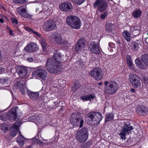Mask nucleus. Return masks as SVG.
Listing matches in <instances>:
<instances>
[{
    "label": "nucleus",
    "mask_w": 148,
    "mask_h": 148,
    "mask_svg": "<svg viewBox=\"0 0 148 148\" xmlns=\"http://www.w3.org/2000/svg\"><path fill=\"white\" fill-rule=\"evenodd\" d=\"M35 123H38L41 122V119L40 118L39 116H37L36 117V118H35Z\"/></svg>",
    "instance_id": "obj_50"
},
{
    "label": "nucleus",
    "mask_w": 148,
    "mask_h": 148,
    "mask_svg": "<svg viewBox=\"0 0 148 148\" xmlns=\"http://www.w3.org/2000/svg\"><path fill=\"white\" fill-rule=\"evenodd\" d=\"M142 12L139 9H137L134 11L132 13V15L135 18H138L140 16Z\"/></svg>",
    "instance_id": "obj_30"
},
{
    "label": "nucleus",
    "mask_w": 148,
    "mask_h": 148,
    "mask_svg": "<svg viewBox=\"0 0 148 148\" xmlns=\"http://www.w3.org/2000/svg\"><path fill=\"white\" fill-rule=\"evenodd\" d=\"M142 61L147 66H148V54H145L141 56Z\"/></svg>",
    "instance_id": "obj_34"
},
{
    "label": "nucleus",
    "mask_w": 148,
    "mask_h": 148,
    "mask_svg": "<svg viewBox=\"0 0 148 148\" xmlns=\"http://www.w3.org/2000/svg\"><path fill=\"white\" fill-rule=\"evenodd\" d=\"M129 80L132 86L134 88H138L140 85V79L136 75L130 74L129 75Z\"/></svg>",
    "instance_id": "obj_12"
},
{
    "label": "nucleus",
    "mask_w": 148,
    "mask_h": 148,
    "mask_svg": "<svg viewBox=\"0 0 148 148\" xmlns=\"http://www.w3.org/2000/svg\"><path fill=\"white\" fill-rule=\"evenodd\" d=\"M88 49L92 53L95 54H99L100 53V50L99 45L95 42H90L88 46Z\"/></svg>",
    "instance_id": "obj_14"
},
{
    "label": "nucleus",
    "mask_w": 148,
    "mask_h": 148,
    "mask_svg": "<svg viewBox=\"0 0 148 148\" xmlns=\"http://www.w3.org/2000/svg\"><path fill=\"white\" fill-rule=\"evenodd\" d=\"M27 61L29 62H32L33 61V58L32 57H30L27 59Z\"/></svg>",
    "instance_id": "obj_53"
},
{
    "label": "nucleus",
    "mask_w": 148,
    "mask_h": 148,
    "mask_svg": "<svg viewBox=\"0 0 148 148\" xmlns=\"http://www.w3.org/2000/svg\"><path fill=\"white\" fill-rule=\"evenodd\" d=\"M41 140H42L46 141V140H45V139H43V138H42V139Z\"/></svg>",
    "instance_id": "obj_64"
},
{
    "label": "nucleus",
    "mask_w": 148,
    "mask_h": 148,
    "mask_svg": "<svg viewBox=\"0 0 148 148\" xmlns=\"http://www.w3.org/2000/svg\"><path fill=\"white\" fill-rule=\"evenodd\" d=\"M17 131L15 129H12L10 133V136L13 137L15 136L16 134Z\"/></svg>",
    "instance_id": "obj_41"
},
{
    "label": "nucleus",
    "mask_w": 148,
    "mask_h": 148,
    "mask_svg": "<svg viewBox=\"0 0 148 148\" xmlns=\"http://www.w3.org/2000/svg\"><path fill=\"white\" fill-rule=\"evenodd\" d=\"M8 80V79L7 78H3L1 79L0 82L2 84H4L7 83Z\"/></svg>",
    "instance_id": "obj_45"
},
{
    "label": "nucleus",
    "mask_w": 148,
    "mask_h": 148,
    "mask_svg": "<svg viewBox=\"0 0 148 148\" xmlns=\"http://www.w3.org/2000/svg\"><path fill=\"white\" fill-rule=\"evenodd\" d=\"M25 29L27 31L33 34L37 37H40L41 35L40 34L34 30L33 29L27 27H25Z\"/></svg>",
    "instance_id": "obj_27"
},
{
    "label": "nucleus",
    "mask_w": 148,
    "mask_h": 148,
    "mask_svg": "<svg viewBox=\"0 0 148 148\" xmlns=\"http://www.w3.org/2000/svg\"><path fill=\"white\" fill-rule=\"evenodd\" d=\"M40 43L42 48L43 53L45 54L47 52L48 46L45 39L43 38H41L40 40Z\"/></svg>",
    "instance_id": "obj_23"
},
{
    "label": "nucleus",
    "mask_w": 148,
    "mask_h": 148,
    "mask_svg": "<svg viewBox=\"0 0 148 148\" xmlns=\"http://www.w3.org/2000/svg\"><path fill=\"white\" fill-rule=\"evenodd\" d=\"M70 121L71 124L75 126H79L80 127L83 125L84 120L81 118L80 113L78 112L73 113L70 117Z\"/></svg>",
    "instance_id": "obj_6"
},
{
    "label": "nucleus",
    "mask_w": 148,
    "mask_h": 148,
    "mask_svg": "<svg viewBox=\"0 0 148 148\" xmlns=\"http://www.w3.org/2000/svg\"><path fill=\"white\" fill-rule=\"evenodd\" d=\"M49 37L59 44H61L62 42L61 34L57 32L50 33Z\"/></svg>",
    "instance_id": "obj_13"
},
{
    "label": "nucleus",
    "mask_w": 148,
    "mask_h": 148,
    "mask_svg": "<svg viewBox=\"0 0 148 148\" xmlns=\"http://www.w3.org/2000/svg\"><path fill=\"white\" fill-rule=\"evenodd\" d=\"M129 68L132 71H135L136 69L134 66L133 63H131L130 64H128L127 65Z\"/></svg>",
    "instance_id": "obj_42"
},
{
    "label": "nucleus",
    "mask_w": 148,
    "mask_h": 148,
    "mask_svg": "<svg viewBox=\"0 0 148 148\" xmlns=\"http://www.w3.org/2000/svg\"><path fill=\"white\" fill-rule=\"evenodd\" d=\"M108 12H105L100 16V18L102 19H103L107 16Z\"/></svg>",
    "instance_id": "obj_43"
},
{
    "label": "nucleus",
    "mask_w": 148,
    "mask_h": 148,
    "mask_svg": "<svg viewBox=\"0 0 148 148\" xmlns=\"http://www.w3.org/2000/svg\"><path fill=\"white\" fill-rule=\"evenodd\" d=\"M24 138L21 134L17 138L16 141L19 144L20 147H22L24 144Z\"/></svg>",
    "instance_id": "obj_28"
},
{
    "label": "nucleus",
    "mask_w": 148,
    "mask_h": 148,
    "mask_svg": "<svg viewBox=\"0 0 148 148\" xmlns=\"http://www.w3.org/2000/svg\"><path fill=\"white\" fill-rule=\"evenodd\" d=\"M114 115L112 113H109L106 114L105 122L109 121L114 119Z\"/></svg>",
    "instance_id": "obj_29"
},
{
    "label": "nucleus",
    "mask_w": 148,
    "mask_h": 148,
    "mask_svg": "<svg viewBox=\"0 0 148 148\" xmlns=\"http://www.w3.org/2000/svg\"><path fill=\"white\" fill-rule=\"evenodd\" d=\"M72 1L78 5H80L83 3L85 0H72Z\"/></svg>",
    "instance_id": "obj_40"
},
{
    "label": "nucleus",
    "mask_w": 148,
    "mask_h": 148,
    "mask_svg": "<svg viewBox=\"0 0 148 148\" xmlns=\"http://www.w3.org/2000/svg\"><path fill=\"white\" fill-rule=\"evenodd\" d=\"M62 82L64 83V84H65V81L64 80H62V79H60L59 81V82Z\"/></svg>",
    "instance_id": "obj_59"
},
{
    "label": "nucleus",
    "mask_w": 148,
    "mask_h": 148,
    "mask_svg": "<svg viewBox=\"0 0 148 148\" xmlns=\"http://www.w3.org/2000/svg\"><path fill=\"white\" fill-rule=\"evenodd\" d=\"M38 49L37 45L34 43H31L27 45L24 48L27 52H32L36 51Z\"/></svg>",
    "instance_id": "obj_20"
},
{
    "label": "nucleus",
    "mask_w": 148,
    "mask_h": 148,
    "mask_svg": "<svg viewBox=\"0 0 148 148\" xmlns=\"http://www.w3.org/2000/svg\"><path fill=\"white\" fill-rule=\"evenodd\" d=\"M8 28L9 29V33L12 36H14V34H13V31L10 28L8 27Z\"/></svg>",
    "instance_id": "obj_55"
},
{
    "label": "nucleus",
    "mask_w": 148,
    "mask_h": 148,
    "mask_svg": "<svg viewBox=\"0 0 148 148\" xmlns=\"http://www.w3.org/2000/svg\"><path fill=\"white\" fill-rule=\"evenodd\" d=\"M103 71L99 68H95L89 72V75L94 79L97 80H101L103 78Z\"/></svg>",
    "instance_id": "obj_8"
},
{
    "label": "nucleus",
    "mask_w": 148,
    "mask_h": 148,
    "mask_svg": "<svg viewBox=\"0 0 148 148\" xmlns=\"http://www.w3.org/2000/svg\"><path fill=\"white\" fill-rule=\"evenodd\" d=\"M18 123L17 122H15L12 126L13 129H15L18 130Z\"/></svg>",
    "instance_id": "obj_44"
},
{
    "label": "nucleus",
    "mask_w": 148,
    "mask_h": 148,
    "mask_svg": "<svg viewBox=\"0 0 148 148\" xmlns=\"http://www.w3.org/2000/svg\"><path fill=\"white\" fill-rule=\"evenodd\" d=\"M131 45L134 50H138L139 48L138 44L134 41H132L131 42Z\"/></svg>",
    "instance_id": "obj_36"
},
{
    "label": "nucleus",
    "mask_w": 148,
    "mask_h": 148,
    "mask_svg": "<svg viewBox=\"0 0 148 148\" xmlns=\"http://www.w3.org/2000/svg\"><path fill=\"white\" fill-rule=\"evenodd\" d=\"M6 114L5 113L1 114L0 113V120H1L3 121H5L6 120L7 117H6L5 116Z\"/></svg>",
    "instance_id": "obj_39"
},
{
    "label": "nucleus",
    "mask_w": 148,
    "mask_h": 148,
    "mask_svg": "<svg viewBox=\"0 0 148 148\" xmlns=\"http://www.w3.org/2000/svg\"><path fill=\"white\" fill-rule=\"evenodd\" d=\"M114 27V25L109 22L107 23L106 25V30L108 32H111Z\"/></svg>",
    "instance_id": "obj_32"
},
{
    "label": "nucleus",
    "mask_w": 148,
    "mask_h": 148,
    "mask_svg": "<svg viewBox=\"0 0 148 148\" xmlns=\"http://www.w3.org/2000/svg\"><path fill=\"white\" fill-rule=\"evenodd\" d=\"M88 137V134L87 129L83 127L79 130L75 135L77 140L80 143H83L86 141Z\"/></svg>",
    "instance_id": "obj_5"
},
{
    "label": "nucleus",
    "mask_w": 148,
    "mask_h": 148,
    "mask_svg": "<svg viewBox=\"0 0 148 148\" xmlns=\"http://www.w3.org/2000/svg\"><path fill=\"white\" fill-rule=\"evenodd\" d=\"M123 35L124 38L127 41H130L131 40L130 35L127 30L123 32Z\"/></svg>",
    "instance_id": "obj_31"
},
{
    "label": "nucleus",
    "mask_w": 148,
    "mask_h": 148,
    "mask_svg": "<svg viewBox=\"0 0 148 148\" xmlns=\"http://www.w3.org/2000/svg\"><path fill=\"white\" fill-rule=\"evenodd\" d=\"M102 82H100V83H98V84L99 85H102Z\"/></svg>",
    "instance_id": "obj_62"
},
{
    "label": "nucleus",
    "mask_w": 148,
    "mask_h": 148,
    "mask_svg": "<svg viewBox=\"0 0 148 148\" xmlns=\"http://www.w3.org/2000/svg\"><path fill=\"white\" fill-rule=\"evenodd\" d=\"M5 70V69L4 68H2L0 67V73L1 72L4 71Z\"/></svg>",
    "instance_id": "obj_57"
},
{
    "label": "nucleus",
    "mask_w": 148,
    "mask_h": 148,
    "mask_svg": "<svg viewBox=\"0 0 148 148\" xmlns=\"http://www.w3.org/2000/svg\"><path fill=\"white\" fill-rule=\"evenodd\" d=\"M17 107L13 108L9 110L7 114V118L10 121L15 120L17 116L16 109Z\"/></svg>",
    "instance_id": "obj_15"
},
{
    "label": "nucleus",
    "mask_w": 148,
    "mask_h": 148,
    "mask_svg": "<svg viewBox=\"0 0 148 148\" xmlns=\"http://www.w3.org/2000/svg\"><path fill=\"white\" fill-rule=\"evenodd\" d=\"M64 60L61 53L58 51L54 52L52 58H48L46 65L47 70L52 73H55L61 71V63Z\"/></svg>",
    "instance_id": "obj_1"
},
{
    "label": "nucleus",
    "mask_w": 148,
    "mask_h": 148,
    "mask_svg": "<svg viewBox=\"0 0 148 148\" xmlns=\"http://www.w3.org/2000/svg\"><path fill=\"white\" fill-rule=\"evenodd\" d=\"M59 8L62 11L70 12L72 11L73 7L71 3L66 2L60 4Z\"/></svg>",
    "instance_id": "obj_16"
},
{
    "label": "nucleus",
    "mask_w": 148,
    "mask_h": 148,
    "mask_svg": "<svg viewBox=\"0 0 148 148\" xmlns=\"http://www.w3.org/2000/svg\"><path fill=\"white\" fill-rule=\"evenodd\" d=\"M17 11L19 14L23 16H24L26 13V10L23 6L17 8Z\"/></svg>",
    "instance_id": "obj_26"
},
{
    "label": "nucleus",
    "mask_w": 148,
    "mask_h": 148,
    "mask_svg": "<svg viewBox=\"0 0 148 148\" xmlns=\"http://www.w3.org/2000/svg\"><path fill=\"white\" fill-rule=\"evenodd\" d=\"M13 1L16 4L23 5L27 3L28 0H13Z\"/></svg>",
    "instance_id": "obj_35"
},
{
    "label": "nucleus",
    "mask_w": 148,
    "mask_h": 148,
    "mask_svg": "<svg viewBox=\"0 0 148 148\" xmlns=\"http://www.w3.org/2000/svg\"><path fill=\"white\" fill-rule=\"evenodd\" d=\"M43 26V29L47 32L53 31L57 28L56 22L51 20L45 22Z\"/></svg>",
    "instance_id": "obj_9"
},
{
    "label": "nucleus",
    "mask_w": 148,
    "mask_h": 148,
    "mask_svg": "<svg viewBox=\"0 0 148 148\" xmlns=\"http://www.w3.org/2000/svg\"><path fill=\"white\" fill-rule=\"evenodd\" d=\"M44 143L40 141V140H38L37 144L38 145H39L40 146L43 145H44Z\"/></svg>",
    "instance_id": "obj_54"
},
{
    "label": "nucleus",
    "mask_w": 148,
    "mask_h": 148,
    "mask_svg": "<svg viewBox=\"0 0 148 148\" xmlns=\"http://www.w3.org/2000/svg\"><path fill=\"white\" fill-rule=\"evenodd\" d=\"M87 95L88 98L89 99V100H90L91 99H93L95 97V95L94 94H89Z\"/></svg>",
    "instance_id": "obj_48"
},
{
    "label": "nucleus",
    "mask_w": 148,
    "mask_h": 148,
    "mask_svg": "<svg viewBox=\"0 0 148 148\" xmlns=\"http://www.w3.org/2000/svg\"><path fill=\"white\" fill-rule=\"evenodd\" d=\"M126 58L127 65L130 64L131 63H133L131 56H130L128 55H127L126 56Z\"/></svg>",
    "instance_id": "obj_38"
},
{
    "label": "nucleus",
    "mask_w": 148,
    "mask_h": 148,
    "mask_svg": "<svg viewBox=\"0 0 148 148\" xmlns=\"http://www.w3.org/2000/svg\"><path fill=\"white\" fill-rule=\"evenodd\" d=\"M108 45L110 47H112L114 45L113 44L112 42H109L108 43Z\"/></svg>",
    "instance_id": "obj_56"
},
{
    "label": "nucleus",
    "mask_w": 148,
    "mask_h": 148,
    "mask_svg": "<svg viewBox=\"0 0 148 148\" xmlns=\"http://www.w3.org/2000/svg\"><path fill=\"white\" fill-rule=\"evenodd\" d=\"M122 128L119 135L121 136V139H125L127 134H129L134 129V127L130 123H125Z\"/></svg>",
    "instance_id": "obj_7"
},
{
    "label": "nucleus",
    "mask_w": 148,
    "mask_h": 148,
    "mask_svg": "<svg viewBox=\"0 0 148 148\" xmlns=\"http://www.w3.org/2000/svg\"><path fill=\"white\" fill-rule=\"evenodd\" d=\"M145 83L148 84V78L147 79L145 80Z\"/></svg>",
    "instance_id": "obj_61"
},
{
    "label": "nucleus",
    "mask_w": 148,
    "mask_h": 148,
    "mask_svg": "<svg viewBox=\"0 0 148 148\" xmlns=\"http://www.w3.org/2000/svg\"><path fill=\"white\" fill-rule=\"evenodd\" d=\"M147 108L143 105H139L136 108L137 114L139 116H145L148 112Z\"/></svg>",
    "instance_id": "obj_18"
},
{
    "label": "nucleus",
    "mask_w": 148,
    "mask_h": 148,
    "mask_svg": "<svg viewBox=\"0 0 148 148\" xmlns=\"http://www.w3.org/2000/svg\"><path fill=\"white\" fill-rule=\"evenodd\" d=\"M140 28L137 26L130 27V32L134 36H136L140 34Z\"/></svg>",
    "instance_id": "obj_22"
},
{
    "label": "nucleus",
    "mask_w": 148,
    "mask_h": 148,
    "mask_svg": "<svg viewBox=\"0 0 148 148\" xmlns=\"http://www.w3.org/2000/svg\"><path fill=\"white\" fill-rule=\"evenodd\" d=\"M94 112H91L88 114L86 116V120L87 121V123H94Z\"/></svg>",
    "instance_id": "obj_24"
},
{
    "label": "nucleus",
    "mask_w": 148,
    "mask_h": 148,
    "mask_svg": "<svg viewBox=\"0 0 148 148\" xmlns=\"http://www.w3.org/2000/svg\"><path fill=\"white\" fill-rule=\"evenodd\" d=\"M94 112V118L93 124L98 125L102 119L103 117L102 114L99 112Z\"/></svg>",
    "instance_id": "obj_21"
},
{
    "label": "nucleus",
    "mask_w": 148,
    "mask_h": 148,
    "mask_svg": "<svg viewBox=\"0 0 148 148\" xmlns=\"http://www.w3.org/2000/svg\"><path fill=\"white\" fill-rule=\"evenodd\" d=\"M66 23L72 28L76 29H79L82 25L80 19L75 16H68L66 19Z\"/></svg>",
    "instance_id": "obj_4"
},
{
    "label": "nucleus",
    "mask_w": 148,
    "mask_h": 148,
    "mask_svg": "<svg viewBox=\"0 0 148 148\" xmlns=\"http://www.w3.org/2000/svg\"><path fill=\"white\" fill-rule=\"evenodd\" d=\"M33 77H39L45 80L47 76L46 71L44 69H39L34 71L32 74Z\"/></svg>",
    "instance_id": "obj_11"
},
{
    "label": "nucleus",
    "mask_w": 148,
    "mask_h": 148,
    "mask_svg": "<svg viewBox=\"0 0 148 148\" xmlns=\"http://www.w3.org/2000/svg\"><path fill=\"white\" fill-rule=\"evenodd\" d=\"M86 42L85 40L83 39H80L78 41L76 45V51L78 52H80L86 46Z\"/></svg>",
    "instance_id": "obj_19"
},
{
    "label": "nucleus",
    "mask_w": 148,
    "mask_h": 148,
    "mask_svg": "<svg viewBox=\"0 0 148 148\" xmlns=\"http://www.w3.org/2000/svg\"><path fill=\"white\" fill-rule=\"evenodd\" d=\"M0 22L2 23H3L4 22V20L3 18H0Z\"/></svg>",
    "instance_id": "obj_58"
},
{
    "label": "nucleus",
    "mask_w": 148,
    "mask_h": 148,
    "mask_svg": "<svg viewBox=\"0 0 148 148\" xmlns=\"http://www.w3.org/2000/svg\"><path fill=\"white\" fill-rule=\"evenodd\" d=\"M81 86V85L79 83H76L75 84L74 86L72 88V90L75 91L77 89L79 88Z\"/></svg>",
    "instance_id": "obj_37"
},
{
    "label": "nucleus",
    "mask_w": 148,
    "mask_h": 148,
    "mask_svg": "<svg viewBox=\"0 0 148 148\" xmlns=\"http://www.w3.org/2000/svg\"><path fill=\"white\" fill-rule=\"evenodd\" d=\"M16 72L18 74L21 78L24 77L27 73V70L26 68L23 66H18L16 67Z\"/></svg>",
    "instance_id": "obj_17"
},
{
    "label": "nucleus",
    "mask_w": 148,
    "mask_h": 148,
    "mask_svg": "<svg viewBox=\"0 0 148 148\" xmlns=\"http://www.w3.org/2000/svg\"><path fill=\"white\" fill-rule=\"evenodd\" d=\"M104 94L106 95H112L115 94L118 87L117 83L113 81H106L104 82Z\"/></svg>",
    "instance_id": "obj_3"
},
{
    "label": "nucleus",
    "mask_w": 148,
    "mask_h": 148,
    "mask_svg": "<svg viewBox=\"0 0 148 148\" xmlns=\"http://www.w3.org/2000/svg\"><path fill=\"white\" fill-rule=\"evenodd\" d=\"M88 95H85L82 97H81L80 98V99H82L84 101H87L89 100V99L88 98Z\"/></svg>",
    "instance_id": "obj_46"
},
{
    "label": "nucleus",
    "mask_w": 148,
    "mask_h": 148,
    "mask_svg": "<svg viewBox=\"0 0 148 148\" xmlns=\"http://www.w3.org/2000/svg\"><path fill=\"white\" fill-rule=\"evenodd\" d=\"M38 139H37L36 138H34L32 140V142L33 144H37L38 143Z\"/></svg>",
    "instance_id": "obj_52"
},
{
    "label": "nucleus",
    "mask_w": 148,
    "mask_h": 148,
    "mask_svg": "<svg viewBox=\"0 0 148 148\" xmlns=\"http://www.w3.org/2000/svg\"><path fill=\"white\" fill-rule=\"evenodd\" d=\"M131 92H134L135 91V90L133 88H132L131 89Z\"/></svg>",
    "instance_id": "obj_60"
},
{
    "label": "nucleus",
    "mask_w": 148,
    "mask_h": 148,
    "mask_svg": "<svg viewBox=\"0 0 148 148\" xmlns=\"http://www.w3.org/2000/svg\"><path fill=\"white\" fill-rule=\"evenodd\" d=\"M11 19L13 23H15L16 25L18 24V21L16 18H12Z\"/></svg>",
    "instance_id": "obj_51"
},
{
    "label": "nucleus",
    "mask_w": 148,
    "mask_h": 148,
    "mask_svg": "<svg viewBox=\"0 0 148 148\" xmlns=\"http://www.w3.org/2000/svg\"><path fill=\"white\" fill-rule=\"evenodd\" d=\"M17 85L18 89L20 90L22 94H25L27 92V94L31 99H34L38 97L39 95L38 92L28 91L26 86L25 81L20 80L18 82Z\"/></svg>",
    "instance_id": "obj_2"
},
{
    "label": "nucleus",
    "mask_w": 148,
    "mask_h": 148,
    "mask_svg": "<svg viewBox=\"0 0 148 148\" xmlns=\"http://www.w3.org/2000/svg\"><path fill=\"white\" fill-rule=\"evenodd\" d=\"M93 6L94 8L97 7V9L100 12L105 11L108 7V5L105 1L103 0H97L95 2Z\"/></svg>",
    "instance_id": "obj_10"
},
{
    "label": "nucleus",
    "mask_w": 148,
    "mask_h": 148,
    "mask_svg": "<svg viewBox=\"0 0 148 148\" xmlns=\"http://www.w3.org/2000/svg\"><path fill=\"white\" fill-rule=\"evenodd\" d=\"M26 148H32V147L31 146H29L27 147Z\"/></svg>",
    "instance_id": "obj_63"
},
{
    "label": "nucleus",
    "mask_w": 148,
    "mask_h": 148,
    "mask_svg": "<svg viewBox=\"0 0 148 148\" xmlns=\"http://www.w3.org/2000/svg\"><path fill=\"white\" fill-rule=\"evenodd\" d=\"M135 62L136 65L140 69H144L146 68V65L142 63L140 60L138 58L135 60Z\"/></svg>",
    "instance_id": "obj_25"
},
{
    "label": "nucleus",
    "mask_w": 148,
    "mask_h": 148,
    "mask_svg": "<svg viewBox=\"0 0 148 148\" xmlns=\"http://www.w3.org/2000/svg\"><path fill=\"white\" fill-rule=\"evenodd\" d=\"M36 116H31L29 118V120L32 122H35V118H36Z\"/></svg>",
    "instance_id": "obj_49"
},
{
    "label": "nucleus",
    "mask_w": 148,
    "mask_h": 148,
    "mask_svg": "<svg viewBox=\"0 0 148 148\" xmlns=\"http://www.w3.org/2000/svg\"><path fill=\"white\" fill-rule=\"evenodd\" d=\"M47 106L50 109H54L57 107V103L56 102L51 101L49 102Z\"/></svg>",
    "instance_id": "obj_33"
},
{
    "label": "nucleus",
    "mask_w": 148,
    "mask_h": 148,
    "mask_svg": "<svg viewBox=\"0 0 148 148\" xmlns=\"http://www.w3.org/2000/svg\"><path fill=\"white\" fill-rule=\"evenodd\" d=\"M1 129L2 130H3L4 131L8 130V128L5 125H1Z\"/></svg>",
    "instance_id": "obj_47"
}]
</instances>
